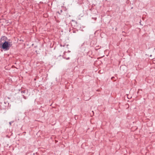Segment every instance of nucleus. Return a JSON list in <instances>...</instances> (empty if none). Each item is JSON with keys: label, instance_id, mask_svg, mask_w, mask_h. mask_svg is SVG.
<instances>
[{"label": "nucleus", "instance_id": "f257e3e1", "mask_svg": "<svg viewBox=\"0 0 155 155\" xmlns=\"http://www.w3.org/2000/svg\"><path fill=\"white\" fill-rule=\"evenodd\" d=\"M6 38V37L5 36H3L1 38V41L0 42V45H2V48L3 49L8 50L12 45L10 42L3 41Z\"/></svg>", "mask_w": 155, "mask_h": 155}]
</instances>
